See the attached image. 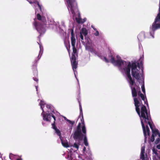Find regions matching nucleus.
Returning <instances> with one entry per match:
<instances>
[{"instance_id": "obj_34", "label": "nucleus", "mask_w": 160, "mask_h": 160, "mask_svg": "<svg viewBox=\"0 0 160 160\" xmlns=\"http://www.w3.org/2000/svg\"><path fill=\"white\" fill-rule=\"evenodd\" d=\"M152 152L156 155H157L158 153L157 152V150L154 148H153L152 149Z\"/></svg>"}, {"instance_id": "obj_24", "label": "nucleus", "mask_w": 160, "mask_h": 160, "mask_svg": "<svg viewBox=\"0 0 160 160\" xmlns=\"http://www.w3.org/2000/svg\"><path fill=\"white\" fill-rule=\"evenodd\" d=\"M152 134H153L155 136H156L157 135V134L158 133V132H159V131L158 130V129H156L155 128V129H154L152 130Z\"/></svg>"}, {"instance_id": "obj_52", "label": "nucleus", "mask_w": 160, "mask_h": 160, "mask_svg": "<svg viewBox=\"0 0 160 160\" xmlns=\"http://www.w3.org/2000/svg\"><path fill=\"white\" fill-rule=\"evenodd\" d=\"M86 148L85 147H84V148H83V150L84 151H85L86 150Z\"/></svg>"}, {"instance_id": "obj_36", "label": "nucleus", "mask_w": 160, "mask_h": 160, "mask_svg": "<svg viewBox=\"0 0 160 160\" xmlns=\"http://www.w3.org/2000/svg\"><path fill=\"white\" fill-rule=\"evenodd\" d=\"M67 121L70 124L73 125L74 123V122L73 121H71L67 119Z\"/></svg>"}, {"instance_id": "obj_45", "label": "nucleus", "mask_w": 160, "mask_h": 160, "mask_svg": "<svg viewBox=\"0 0 160 160\" xmlns=\"http://www.w3.org/2000/svg\"><path fill=\"white\" fill-rule=\"evenodd\" d=\"M86 20V18H84L83 19H82V21H81V22H82V23H84Z\"/></svg>"}, {"instance_id": "obj_5", "label": "nucleus", "mask_w": 160, "mask_h": 160, "mask_svg": "<svg viewBox=\"0 0 160 160\" xmlns=\"http://www.w3.org/2000/svg\"><path fill=\"white\" fill-rule=\"evenodd\" d=\"M132 68V64L130 62H129L127 67L123 68V70L127 77V80L128 82L130 81L131 84L133 85L134 83V80L132 78L130 74V69Z\"/></svg>"}, {"instance_id": "obj_26", "label": "nucleus", "mask_w": 160, "mask_h": 160, "mask_svg": "<svg viewBox=\"0 0 160 160\" xmlns=\"http://www.w3.org/2000/svg\"><path fill=\"white\" fill-rule=\"evenodd\" d=\"M79 109H80V115L79 117V118L81 114H82V109L81 106V104L80 102H79Z\"/></svg>"}, {"instance_id": "obj_10", "label": "nucleus", "mask_w": 160, "mask_h": 160, "mask_svg": "<svg viewBox=\"0 0 160 160\" xmlns=\"http://www.w3.org/2000/svg\"><path fill=\"white\" fill-rule=\"evenodd\" d=\"M117 59L116 60V62L114 65L117 66L119 67H121L122 66H124V64L126 65V62L123 61L120 57L117 56Z\"/></svg>"}, {"instance_id": "obj_13", "label": "nucleus", "mask_w": 160, "mask_h": 160, "mask_svg": "<svg viewBox=\"0 0 160 160\" xmlns=\"http://www.w3.org/2000/svg\"><path fill=\"white\" fill-rule=\"evenodd\" d=\"M81 115L82 116V118H81V121L82 125V132L83 133H86V130L85 126L84 124V122L83 119V114H81Z\"/></svg>"}, {"instance_id": "obj_43", "label": "nucleus", "mask_w": 160, "mask_h": 160, "mask_svg": "<svg viewBox=\"0 0 160 160\" xmlns=\"http://www.w3.org/2000/svg\"><path fill=\"white\" fill-rule=\"evenodd\" d=\"M145 153V149L144 148H142L141 151V153Z\"/></svg>"}, {"instance_id": "obj_30", "label": "nucleus", "mask_w": 160, "mask_h": 160, "mask_svg": "<svg viewBox=\"0 0 160 160\" xmlns=\"http://www.w3.org/2000/svg\"><path fill=\"white\" fill-rule=\"evenodd\" d=\"M32 68L34 71H37V64L36 63H34V64L32 65Z\"/></svg>"}, {"instance_id": "obj_33", "label": "nucleus", "mask_w": 160, "mask_h": 160, "mask_svg": "<svg viewBox=\"0 0 160 160\" xmlns=\"http://www.w3.org/2000/svg\"><path fill=\"white\" fill-rule=\"evenodd\" d=\"M64 44H65V46L66 47V48H67V49L68 50V53H69V55H70V44H69V42H68V44H69V47H68V48L67 47V46H66V43H65V42H64Z\"/></svg>"}, {"instance_id": "obj_29", "label": "nucleus", "mask_w": 160, "mask_h": 160, "mask_svg": "<svg viewBox=\"0 0 160 160\" xmlns=\"http://www.w3.org/2000/svg\"><path fill=\"white\" fill-rule=\"evenodd\" d=\"M146 132H147L148 135L149 136V134H150V132H149L150 130H149V127L148 125H146Z\"/></svg>"}, {"instance_id": "obj_2", "label": "nucleus", "mask_w": 160, "mask_h": 160, "mask_svg": "<svg viewBox=\"0 0 160 160\" xmlns=\"http://www.w3.org/2000/svg\"><path fill=\"white\" fill-rule=\"evenodd\" d=\"M143 68L141 69L142 73H141L139 63L133 62L132 63L131 74L132 76L139 83H141L142 81L144 79L143 72Z\"/></svg>"}, {"instance_id": "obj_15", "label": "nucleus", "mask_w": 160, "mask_h": 160, "mask_svg": "<svg viewBox=\"0 0 160 160\" xmlns=\"http://www.w3.org/2000/svg\"><path fill=\"white\" fill-rule=\"evenodd\" d=\"M157 22H155V21H154V22L152 24V29L153 31H155L159 28H160V23L157 24Z\"/></svg>"}, {"instance_id": "obj_12", "label": "nucleus", "mask_w": 160, "mask_h": 160, "mask_svg": "<svg viewBox=\"0 0 160 160\" xmlns=\"http://www.w3.org/2000/svg\"><path fill=\"white\" fill-rule=\"evenodd\" d=\"M71 42L72 46H75L76 40L75 38L73 29H71Z\"/></svg>"}, {"instance_id": "obj_19", "label": "nucleus", "mask_w": 160, "mask_h": 160, "mask_svg": "<svg viewBox=\"0 0 160 160\" xmlns=\"http://www.w3.org/2000/svg\"><path fill=\"white\" fill-rule=\"evenodd\" d=\"M75 19L77 23L78 24L82 23V22H81L82 21V19L80 18V14H78V18H76Z\"/></svg>"}, {"instance_id": "obj_49", "label": "nucleus", "mask_w": 160, "mask_h": 160, "mask_svg": "<svg viewBox=\"0 0 160 160\" xmlns=\"http://www.w3.org/2000/svg\"><path fill=\"white\" fill-rule=\"evenodd\" d=\"M157 148L159 149H160V144L157 146Z\"/></svg>"}, {"instance_id": "obj_27", "label": "nucleus", "mask_w": 160, "mask_h": 160, "mask_svg": "<svg viewBox=\"0 0 160 160\" xmlns=\"http://www.w3.org/2000/svg\"><path fill=\"white\" fill-rule=\"evenodd\" d=\"M43 102L42 101H41V102H40V106H41V108L42 109V115H43V114H45V113L44 112L43 108H42V106L44 105V104L43 103Z\"/></svg>"}, {"instance_id": "obj_8", "label": "nucleus", "mask_w": 160, "mask_h": 160, "mask_svg": "<svg viewBox=\"0 0 160 160\" xmlns=\"http://www.w3.org/2000/svg\"><path fill=\"white\" fill-rule=\"evenodd\" d=\"M49 111H48V112H49ZM43 119L44 120H46L48 122H50V119H51V116H52V118H53L54 120V121H55V122L56 121V118L55 116L52 113H45V114H43Z\"/></svg>"}, {"instance_id": "obj_11", "label": "nucleus", "mask_w": 160, "mask_h": 160, "mask_svg": "<svg viewBox=\"0 0 160 160\" xmlns=\"http://www.w3.org/2000/svg\"><path fill=\"white\" fill-rule=\"evenodd\" d=\"M138 95L144 101L145 104L147 105H148V103L147 101L146 96L142 93L140 91V89L139 88V91H138Z\"/></svg>"}, {"instance_id": "obj_54", "label": "nucleus", "mask_w": 160, "mask_h": 160, "mask_svg": "<svg viewBox=\"0 0 160 160\" xmlns=\"http://www.w3.org/2000/svg\"><path fill=\"white\" fill-rule=\"evenodd\" d=\"M35 87H36V89L37 90V88H38V86H36Z\"/></svg>"}, {"instance_id": "obj_37", "label": "nucleus", "mask_w": 160, "mask_h": 160, "mask_svg": "<svg viewBox=\"0 0 160 160\" xmlns=\"http://www.w3.org/2000/svg\"><path fill=\"white\" fill-rule=\"evenodd\" d=\"M160 141V138H158L157 139H156V141L155 142V144H158V143Z\"/></svg>"}, {"instance_id": "obj_48", "label": "nucleus", "mask_w": 160, "mask_h": 160, "mask_svg": "<svg viewBox=\"0 0 160 160\" xmlns=\"http://www.w3.org/2000/svg\"><path fill=\"white\" fill-rule=\"evenodd\" d=\"M91 27L95 30V31H96L97 30V29H96V28H95L92 25L91 26Z\"/></svg>"}, {"instance_id": "obj_28", "label": "nucleus", "mask_w": 160, "mask_h": 160, "mask_svg": "<svg viewBox=\"0 0 160 160\" xmlns=\"http://www.w3.org/2000/svg\"><path fill=\"white\" fill-rule=\"evenodd\" d=\"M55 132L56 133L57 135L59 136L60 137L61 136V133L60 131L58 129V128L56 129L55 130Z\"/></svg>"}, {"instance_id": "obj_47", "label": "nucleus", "mask_w": 160, "mask_h": 160, "mask_svg": "<svg viewBox=\"0 0 160 160\" xmlns=\"http://www.w3.org/2000/svg\"><path fill=\"white\" fill-rule=\"evenodd\" d=\"M67 3L68 4V3ZM68 7H67V8H68H68H69V7L68 6ZM77 9H78V10H74V12H75V11H78V8H77ZM70 9L71 12V9ZM71 12V13H72V12ZM72 14L73 16H74V15H75V14L74 15L72 13Z\"/></svg>"}, {"instance_id": "obj_9", "label": "nucleus", "mask_w": 160, "mask_h": 160, "mask_svg": "<svg viewBox=\"0 0 160 160\" xmlns=\"http://www.w3.org/2000/svg\"><path fill=\"white\" fill-rule=\"evenodd\" d=\"M71 62L72 64V68L73 70L76 69L77 68L78 62L76 61V57L75 55H72L70 58Z\"/></svg>"}, {"instance_id": "obj_46", "label": "nucleus", "mask_w": 160, "mask_h": 160, "mask_svg": "<svg viewBox=\"0 0 160 160\" xmlns=\"http://www.w3.org/2000/svg\"><path fill=\"white\" fill-rule=\"evenodd\" d=\"M38 7L39 8L40 11H41V12H42V9L41 6L40 5H39L38 6Z\"/></svg>"}, {"instance_id": "obj_3", "label": "nucleus", "mask_w": 160, "mask_h": 160, "mask_svg": "<svg viewBox=\"0 0 160 160\" xmlns=\"http://www.w3.org/2000/svg\"><path fill=\"white\" fill-rule=\"evenodd\" d=\"M37 19L42 22V24L40 23L39 22L36 21V19H34V21L33 24L35 27L36 29L40 34L39 36H41V35L44 33L45 31L43 25L46 24V18L45 17L42 16L39 13L37 14Z\"/></svg>"}, {"instance_id": "obj_40", "label": "nucleus", "mask_w": 160, "mask_h": 160, "mask_svg": "<svg viewBox=\"0 0 160 160\" xmlns=\"http://www.w3.org/2000/svg\"><path fill=\"white\" fill-rule=\"evenodd\" d=\"M33 79L36 82L38 83V79L36 78V77H35V78H33Z\"/></svg>"}, {"instance_id": "obj_7", "label": "nucleus", "mask_w": 160, "mask_h": 160, "mask_svg": "<svg viewBox=\"0 0 160 160\" xmlns=\"http://www.w3.org/2000/svg\"><path fill=\"white\" fill-rule=\"evenodd\" d=\"M67 2L68 3V6L70 8L72 13L74 15V11L78 10L77 3L76 0H67Z\"/></svg>"}, {"instance_id": "obj_42", "label": "nucleus", "mask_w": 160, "mask_h": 160, "mask_svg": "<svg viewBox=\"0 0 160 160\" xmlns=\"http://www.w3.org/2000/svg\"><path fill=\"white\" fill-rule=\"evenodd\" d=\"M33 3H34L35 4H37L38 6L39 5H40L39 2L38 1H35L33 2Z\"/></svg>"}, {"instance_id": "obj_50", "label": "nucleus", "mask_w": 160, "mask_h": 160, "mask_svg": "<svg viewBox=\"0 0 160 160\" xmlns=\"http://www.w3.org/2000/svg\"><path fill=\"white\" fill-rule=\"evenodd\" d=\"M28 1L30 3V4H32V3H33V2H32V1H29L28 0Z\"/></svg>"}, {"instance_id": "obj_53", "label": "nucleus", "mask_w": 160, "mask_h": 160, "mask_svg": "<svg viewBox=\"0 0 160 160\" xmlns=\"http://www.w3.org/2000/svg\"><path fill=\"white\" fill-rule=\"evenodd\" d=\"M16 160H22V158H18L16 159Z\"/></svg>"}, {"instance_id": "obj_51", "label": "nucleus", "mask_w": 160, "mask_h": 160, "mask_svg": "<svg viewBox=\"0 0 160 160\" xmlns=\"http://www.w3.org/2000/svg\"><path fill=\"white\" fill-rule=\"evenodd\" d=\"M157 134V135L158 136V137H160V133L159 132Z\"/></svg>"}, {"instance_id": "obj_17", "label": "nucleus", "mask_w": 160, "mask_h": 160, "mask_svg": "<svg viewBox=\"0 0 160 160\" xmlns=\"http://www.w3.org/2000/svg\"><path fill=\"white\" fill-rule=\"evenodd\" d=\"M61 143L62 145V146L65 147V148H68L69 147L68 142L67 141L66 142L62 140L61 139Z\"/></svg>"}, {"instance_id": "obj_4", "label": "nucleus", "mask_w": 160, "mask_h": 160, "mask_svg": "<svg viewBox=\"0 0 160 160\" xmlns=\"http://www.w3.org/2000/svg\"><path fill=\"white\" fill-rule=\"evenodd\" d=\"M81 127V123L79 122L77 126L76 130L73 134V138L74 140L81 141L83 140L84 137V144L86 146H87L88 144L86 136V133H82Z\"/></svg>"}, {"instance_id": "obj_22", "label": "nucleus", "mask_w": 160, "mask_h": 160, "mask_svg": "<svg viewBox=\"0 0 160 160\" xmlns=\"http://www.w3.org/2000/svg\"><path fill=\"white\" fill-rule=\"evenodd\" d=\"M155 22H160V12L157 15L155 19Z\"/></svg>"}, {"instance_id": "obj_1", "label": "nucleus", "mask_w": 160, "mask_h": 160, "mask_svg": "<svg viewBox=\"0 0 160 160\" xmlns=\"http://www.w3.org/2000/svg\"><path fill=\"white\" fill-rule=\"evenodd\" d=\"M134 104L136 111L140 118L144 136L146 137V132L144 123L148 124L152 131L154 129V125H153L151 123L152 121L150 112L149 111L148 112L146 107L143 105H142L140 110V102L136 98L134 99Z\"/></svg>"}, {"instance_id": "obj_41", "label": "nucleus", "mask_w": 160, "mask_h": 160, "mask_svg": "<svg viewBox=\"0 0 160 160\" xmlns=\"http://www.w3.org/2000/svg\"><path fill=\"white\" fill-rule=\"evenodd\" d=\"M80 38L82 40H83V36L82 34V33L81 32H80Z\"/></svg>"}, {"instance_id": "obj_21", "label": "nucleus", "mask_w": 160, "mask_h": 160, "mask_svg": "<svg viewBox=\"0 0 160 160\" xmlns=\"http://www.w3.org/2000/svg\"><path fill=\"white\" fill-rule=\"evenodd\" d=\"M110 58L111 59L110 60V61L111 63H112L114 65V64H115V63L116 62V60H115L114 57L112 55H111Z\"/></svg>"}, {"instance_id": "obj_44", "label": "nucleus", "mask_w": 160, "mask_h": 160, "mask_svg": "<svg viewBox=\"0 0 160 160\" xmlns=\"http://www.w3.org/2000/svg\"><path fill=\"white\" fill-rule=\"evenodd\" d=\"M104 59L106 62L108 63L109 62V61L108 60V59L106 57H104Z\"/></svg>"}, {"instance_id": "obj_23", "label": "nucleus", "mask_w": 160, "mask_h": 160, "mask_svg": "<svg viewBox=\"0 0 160 160\" xmlns=\"http://www.w3.org/2000/svg\"><path fill=\"white\" fill-rule=\"evenodd\" d=\"M46 107L48 108L51 111H52V112H54V109H53V108L50 105H46Z\"/></svg>"}, {"instance_id": "obj_25", "label": "nucleus", "mask_w": 160, "mask_h": 160, "mask_svg": "<svg viewBox=\"0 0 160 160\" xmlns=\"http://www.w3.org/2000/svg\"><path fill=\"white\" fill-rule=\"evenodd\" d=\"M72 49H73V52L72 53V55H75V54L77 53V50L75 46H72Z\"/></svg>"}, {"instance_id": "obj_38", "label": "nucleus", "mask_w": 160, "mask_h": 160, "mask_svg": "<svg viewBox=\"0 0 160 160\" xmlns=\"http://www.w3.org/2000/svg\"><path fill=\"white\" fill-rule=\"evenodd\" d=\"M73 147L77 149H78L79 148L78 145L76 143H75L73 145Z\"/></svg>"}, {"instance_id": "obj_20", "label": "nucleus", "mask_w": 160, "mask_h": 160, "mask_svg": "<svg viewBox=\"0 0 160 160\" xmlns=\"http://www.w3.org/2000/svg\"><path fill=\"white\" fill-rule=\"evenodd\" d=\"M143 58H142V57H141L139 59V62H137V63H136V64H137V63H139V65H140V67L141 66V67H142V68H143Z\"/></svg>"}, {"instance_id": "obj_39", "label": "nucleus", "mask_w": 160, "mask_h": 160, "mask_svg": "<svg viewBox=\"0 0 160 160\" xmlns=\"http://www.w3.org/2000/svg\"><path fill=\"white\" fill-rule=\"evenodd\" d=\"M96 31V32L95 33H94V35L96 36H99V32L97 30L96 31Z\"/></svg>"}, {"instance_id": "obj_31", "label": "nucleus", "mask_w": 160, "mask_h": 160, "mask_svg": "<svg viewBox=\"0 0 160 160\" xmlns=\"http://www.w3.org/2000/svg\"><path fill=\"white\" fill-rule=\"evenodd\" d=\"M55 121H54L53 123L52 124V128L54 130L57 129V127L55 125Z\"/></svg>"}, {"instance_id": "obj_14", "label": "nucleus", "mask_w": 160, "mask_h": 160, "mask_svg": "<svg viewBox=\"0 0 160 160\" xmlns=\"http://www.w3.org/2000/svg\"><path fill=\"white\" fill-rule=\"evenodd\" d=\"M145 33L144 32H141L138 36V38L139 41H142V40L146 38Z\"/></svg>"}, {"instance_id": "obj_6", "label": "nucleus", "mask_w": 160, "mask_h": 160, "mask_svg": "<svg viewBox=\"0 0 160 160\" xmlns=\"http://www.w3.org/2000/svg\"><path fill=\"white\" fill-rule=\"evenodd\" d=\"M134 82L133 85L131 84L130 81L128 82L129 83L130 88L131 89L132 96L134 98H133V100H134L135 98H136H136V97L137 96L138 91H139V88H140L136 84L134 80Z\"/></svg>"}, {"instance_id": "obj_32", "label": "nucleus", "mask_w": 160, "mask_h": 160, "mask_svg": "<svg viewBox=\"0 0 160 160\" xmlns=\"http://www.w3.org/2000/svg\"><path fill=\"white\" fill-rule=\"evenodd\" d=\"M140 158L142 160H145V156L144 153H141Z\"/></svg>"}, {"instance_id": "obj_35", "label": "nucleus", "mask_w": 160, "mask_h": 160, "mask_svg": "<svg viewBox=\"0 0 160 160\" xmlns=\"http://www.w3.org/2000/svg\"><path fill=\"white\" fill-rule=\"evenodd\" d=\"M154 137L155 135L153 134H152L151 138V141L152 142H153L154 141L155 139Z\"/></svg>"}, {"instance_id": "obj_16", "label": "nucleus", "mask_w": 160, "mask_h": 160, "mask_svg": "<svg viewBox=\"0 0 160 160\" xmlns=\"http://www.w3.org/2000/svg\"><path fill=\"white\" fill-rule=\"evenodd\" d=\"M81 32L83 34L85 37H86L88 34V31L87 29L85 28H82L81 29Z\"/></svg>"}, {"instance_id": "obj_18", "label": "nucleus", "mask_w": 160, "mask_h": 160, "mask_svg": "<svg viewBox=\"0 0 160 160\" xmlns=\"http://www.w3.org/2000/svg\"><path fill=\"white\" fill-rule=\"evenodd\" d=\"M141 83L142 84V85L141 87L142 91L144 93V94H145V90L144 87V79H143V80L141 82Z\"/></svg>"}]
</instances>
